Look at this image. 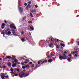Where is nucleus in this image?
<instances>
[{
    "instance_id": "e2e57ef3",
    "label": "nucleus",
    "mask_w": 79,
    "mask_h": 79,
    "mask_svg": "<svg viewBox=\"0 0 79 79\" xmlns=\"http://www.w3.org/2000/svg\"><path fill=\"white\" fill-rule=\"evenodd\" d=\"M4 22H5V23H7V22H6V20H5Z\"/></svg>"
},
{
    "instance_id": "c85d7f7f",
    "label": "nucleus",
    "mask_w": 79,
    "mask_h": 79,
    "mask_svg": "<svg viewBox=\"0 0 79 79\" xmlns=\"http://www.w3.org/2000/svg\"><path fill=\"white\" fill-rule=\"evenodd\" d=\"M26 61H28V62H29V61H30V60H29L28 59H25Z\"/></svg>"
},
{
    "instance_id": "2eb2a0df",
    "label": "nucleus",
    "mask_w": 79,
    "mask_h": 79,
    "mask_svg": "<svg viewBox=\"0 0 79 79\" xmlns=\"http://www.w3.org/2000/svg\"><path fill=\"white\" fill-rule=\"evenodd\" d=\"M52 57V56H48L46 57V58H47L48 59V58H50Z\"/></svg>"
},
{
    "instance_id": "4468645a",
    "label": "nucleus",
    "mask_w": 79,
    "mask_h": 79,
    "mask_svg": "<svg viewBox=\"0 0 79 79\" xmlns=\"http://www.w3.org/2000/svg\"><path fill=\"white\" fill-rule=\"evenodd\" d=\"M26 19V17H24L22 18V21H24Z\"/></svg>"
},
{
    "instance_id": "37998d69",
    "label": "nucleus",
    "mask_w": 79,
    "mask_h": 79,
    "mask_svg": "<svg viewBox=\"0 0 79 79\" xmlns=\"http://www.w3.org/2000/svg\"><path fill=\"white\" fill-rule=\"evenodd\" d=\"M24 34V32L23 31H22V32L21 33L22 35H23V34Z\"/></svg>"
},
{
    "instance_id": "052dcab7",
    "label": "nucleus",
    "mask_w": 79,
    "mask_h": 79,
    "mask_svg": "<svg viewBox=\"0 0 79 79\" xmlns=\"http://www.w3.org/2000/svg\"><path fill=\"white\" fill-rule=\"evenodd\" d=\"M23 71V72H25V71H26V70L25 69H24Z\"/></svg>"
},
{
    "instance_id": "6e6552de",
    "label": "nucleus",
    "mask_w": 79,
    "mask_h": 79,
    "mask_svg": "<svg viewBox=\"0 0 79 79\" xmlns=\"http://www.w3.org/2000/svg\"><path fill=\"white\" fill-rule=\"evenodd\" d=\"M31 5L30 4H28L26 8L27 9H28V8H31Z\"/></svg>"
},
{
    "instance_id": "79ce46f5",
    "label": "nucleus",
    "mask_w": 79,
    "mask_h": 79,
    "mask_svg": "<svg viewBox=\"0 0 79 79\" xmlns=\"http://www.w3.org/2000/svg\"><path fill=\"white\" fill-rule=\"evenodd\" d=\"M30 64H32V62H30L29 63Z\"/></svg>"
},
{
    "instance_id": "09e8293b",
    "label": "nucleus",
    "mask_w": 79,
    "mask_h": 79,
    "mask_svg": "<svg viewBox=\"0 0 79 79\" xmlns=\"http://www.w3.org/2000/svg\"><path fill=\"white\" fill-rule=\"evenodd\" d=\"M29 4H31V1H29L28 2Z\"/></svg>"
},
{
    "instance_id": "f8f14e48",
    "label": "nucleus",
    "mask_w": 79,
    "mask_h": 79,
    "mask_svg": "<svg viewBox=\"0 0 79 79\" xmlns=\"http://www.w3.org/2000/svg\"><path fill=\"white\" fill-rule=\"evenodd\" d=\"M21 40L22 41V42H25V41H26V40L24 39V38H22L21 39Z\"/></svg>"
},
{
    "instance_id": "1a4fd4ad",
    "label": "nucleus",
    "mask_w": 79,
    "mask_h": 79,
    "mask_svg": "<svg viewBox=\"0 0 79 79\" xmlns=\"http://www.w3.org/2000/svg\"><path fill=\"white\" fill-rule=\"evenodd\" d=\"M52 61H53V60L52 59H50L48 60V62L49 63H52Z\"/></svg>"
},
{
    "instance_id": "a19ab883",
    "label": "nucleus",
    "mask_w": 79,
    "mask_h": 79,
    "mask_svg": "<svg viewBox=\"0 0 79 79\" xmlns=\"http://www.w3.org/2000/svg\"><path fill=\"white\" fill-rule=\"evenodd\" d=\"M23 63H26V64H27V62H26V61H24V62H23Z\"/></svg>"
},
{
    "instance_id": "9b49d317",
    "label": "nucleus",
    "mask_w": 79,
    "mask_h": 79,
    "mask_svg": "<svg viewBox=\"0 0 79 79\" xmlns=\"http://www.w3.org/2000/svg\"><path fill=\"white\" fill-rule=\"evenodd\" d=\"M19 77H21V78H23V75H22V74H21V73L19 74Z\"/></svg>"
},
{
    "instance_id": "338daca9",
    "label": "nucleus",
    "mask_w": 79,
    "mask_h": 79,
    "mask_svg": "<svg viewBox=\"0 0 79 79\" xmlns=\"http://www.w3.org/2000/svg\"><path fill=\"white\" fill-rule=\"evenodd\" d=\"M2 64H1V63H0V66H2Z\"/></svg>"
},
{
    "instance_id": "bf43d9fd",
    "label": "nucleus",
    "mask_w": 79,
    "mask_h": 79,
    "mask_svg": "<svg viewBox=\"0 0 79 79\" xmlns=\"http://www.w3.org/2000/svg\"><path fill=\"white\" fill-rule=\"evenodd\" d=\"M7 58H6H6H4V60H6V59H7Z\"/></svg>"
},
{
    "instance_id": "5fc2aeb1",
    "label": "nucleus",
    "mask_w": 79,
    "mask_h": 79,
    "mask_svg": "<svg viewBox=\"0 0 79 79\" xmlns=\"http://www.w3.org/2000/svg\"><path fill=\"white\" fill-rule=\"evenodd\" d=\"M15 76H18V74H15Z\"/></svg>"
},
{
    "instance_id": "e433bc0d",
    "label": "nucleus",
    "mask_w": 79,
    "mask_h": 79,
    "mask_svg": "<svg viewBox=\"0 0 79 79\" xmlns=\"http://www.w3.org/2000/svg\"><path fill=\"white\" fill-rule=\"evenodd\" d=\"M15 71H17L19 72V69H15Z\"/></svg>"
},
{
    "instance_id": "bb28decb",
    "label": "nucleus",
    "mask_w": 79,
    "mask_h": 79,
    "mask_svg": "<svg viewBox=\"0 0 79 79\" xmlns=\"http://www.w3.org/2000/svg\"><path fill=\"white\" fill-rule=\"evenodd\" d=\"M49 46L50 47H52V44L51 43L50 44H49Z\"/></svg>"
},
{
    "instance_id": "49530a36",
    "label": "nucleus",
    "mask_w": 79,
    "mask_h": 79,
    "mask_svg": "<svg viewBox=\"0 0 79 79\" xmlns=\"http://www.w3.org/2000/svg\"><path fill=\"white\" fill-rule=\"evenodd\" d=\"M36 67H37V68H39L40 67V66H38L37 65H36Z\"/></svg>"
},
{
    "instance_id": "f704fd0d",
    "label": "nucleus",
    "mask_w": 79,
    "mask_h": 79,
    "mask_svg": "<svg viewBox=\"0 0 79 79\" xmlns=\"http://www.w3.org/2000/svg\"><path fill=\"white\" fill-rule=\"evenodd\" d=\"M1 34H3V35L4 37H5V33L3 32H2Z\"/></svg>"
},
{
    "instance_id": "c03bdc74",
    "label": "nucleus",
    "mask_w": 79,
    "mask_h": 79,
    "mask_svg": "<svg viewBox=\"0 0 79 79\" xmlns=\"http://www.w3.org/2000/svg\"><path fill=\"white\" fill-rule=\"evenodd\" d=\"M13 35H16V36L17 35V34H16V33H15L13 34Z\"/></svg>"
},
{
    "instance_id": "2f4dec72",
    "label": "nucleus",
    "mask_w": 79,
    "mask_h": 79,
    "mask_svg": "<svg viewBox=\"0 0 79 79\" xmlns=\"http://www.w3.org/2000/svg\"><path fill=\"white\" fill-rule=\"evenodd\" d=\"M22 68H23V69H25V68H26V67L24 66H23L22 67Z\"/></svg>"
},
{
    "instance_id": "ea45409f",
    "label": "nucleus",
    "mask_w": 79,
    "mask_h": 79,
    "mask_svg": "<svg viewBox=\"0 0 79 79\" xmlns=\"http://www.w3.org/2000/svg\"><path fill=\"white\" fill-rule=\"evenodd\" d=\"M14 61L16 63L17 61V59L14 60Z\"/></svg>"
},
{
    "instance_id": "393cba45",
    "label": "nucleus",
    "mask_w": 79,
    "mask_h": 79,
    "mask_svg": "<svg viewBox=\"0 0 79 79\" xmlns=\"http://www.w3.org/2000/svg\"><path fill=\"white\" fill-rule=\"evenodd\" d=\"M25 66V68H28V67H29V65H26Z\"/></svg>"
},
{
    "instance_id": "4be33fe9",
    "label": "nucleus",
    "mask_w": 79,
    "mask_h": 79,
    "mask_svg": "<svg viewBox=\"0 0 79 79\" xmlns=\"http://www.w3.org/2000/svg\"><path fill=\"white\" fill-rule=\"evenodd\" d=\"M71 60V58H69L67 59V60L69 62H70Z\"/></svg>"
},
{
    "instance_id": "f3484780",
    "label": "nucleus",
    "mask_w": 79,
    "mask_h": 79,
    "mask_svg": "<svg viewBox=\"0 0 79 79\" xmlns=\"http://www.w3.org/2000/svg\"><path fill=\"white\" fill-rule=\"evenodd\" d=\"M42 61L41 60H40L38 62V64H40V63H42Z\"/></svg>"
},
{
    "instance_id": "5701e85b",
    "label": "nucleus",
    "mask_w": 79,
    "mask_h": 79,
    "mask_svg": "<svg viewBox=\"0 0 79 79\" xmlns=\"http://www.w3.org/2000/svg\"><path fill=\"white\" fill-rule=\"evenodd\" d=\"M78 52V51H75V52H72V54H74V53H77Z\"/></svg>"
},
{
    "instance_id": "a18cd8bd",
    "label": "nucleus",
    "mask_w": 79,
    "mask_h": 79,
    "mask_svg": "<svg viewBox=\"0 0 79 79\" xmlns=\"http://www.w3.org/2000/svg\"><path fill=\"white\" fill-rule=\"evenodd\" d=\"M56 48H59V46L58 45H57L56 46Z\"/></svg>"
},
{
    "instance_id": "c756f323",
    "label": "nucleus",
    "mask_w": 79,
    "mask_h": 79,
    "mask_svg": "<svg viewBox=\"0 0 79 79\" xmlns=\"http://www.w3.org/2000/svg\"><path fill=\"white\" fill-rule=\"evenodd\" d=\"M11 59H12V60H14L15 59H16V58L15 57H11Z\"/></svg>"
},
{
    "instance_id": "8fccbe9b",
    "label": "nucleus",
    "mask_w": 79,
    "mask_h": 79,
    "mask_svg": "<svg viewBox=\"0 0 79 79\" xmlns=\"http://www.w3.org/2000/svg\"><path fill=\"white\" fill-rule=\"evenodd\" d=\"M64 53L65 54H67L68 53L67 52H66V51H65L64 52Z\"/></svg>"
},
{
    "instance_id": "a878e982",
    "label": "nucleus",
    "mask_w": 79,
    "mask_h": 79,
    "mask_svg": "<svg viewBox=\"0 0 79 79\" xmlns=\"http://www.w3.org/2000/svg\"><path fill=\"white\" fill-rule=\"evenodd\" d=\"M51 40L52 42H53V41H54L55 40V39H52V38H51Z\"/></svg>"
},
{
    "instance_id": "6ab92c4d",
    "label": "nucleus",
    "mask_w": 79,
    "mask_h": 79,
    "mask_svg": "<svg viewBox=\"0 0 79 79\" xmlns=\"http://www.w3.org/2000/svg\"><path fill=\"white\" fill-rule=\"evenodd\" d=\"M6 58L8 59H11V57L10 56H6Z\"/></svg>"
},
{
    "instance_id": "0e129e2a",
    "label": "nucleus",
    "mask_w": 79,
    "mask_h": 79,
    "mask_svg": "<svg viewBox=\"0 0 79 79\" xmlns=\"http://www.w3.org/2000/svg\"><path fill=\"white\" fill-rule=\"evenodd\" d=\"M54 44H55V45H57V44H56V43H55Z\"/></svg>"
},
{
    "instance_id": "4d7b16f0",
    "label": "nucleus",
    "mask_w": 79,
    "mask_h": 79,
    "mask_svg": "<svg viewBox=\"0 0 79 79\" xmlns=\"http://www.w3.org/2000/svg\"><path fill=\"white\" fill-rule=\"evenodd\" d=\"M21 64H22V65H24V63H22Z\"/></svg>"
},
{
    "instance_id": "ddd939ff",
    "label": "nucleus",
    "mask_w": 79,
    "mask_h": 79,
    "mask_svg": "<svg viewBox=\"0 0 79 79\" xmlns=\"http://www.w3.org/2000/svg\"><path fill=\"white\" fill-rule=\"evenodd\" d=\"M60 45L61 46H62V47H65V44H62V43H60Z\"/></svg>"
},
{
    "instance_id": "0eeeda50",
    "label": "nucleus",
    "mask_w": 79,
    "mask_h": 79,
    "mask_svg": "<svg viewBox=\"0 0 79 79\" xmlns=\"http://www.w3.org/2000/svg\"><path fill=\"white\" fill-rule=\"evenodd\" d=\"M31 13H35V12H36V10L35 9H34L31 10Z\"/></svg>"
},
{
    "instance_id": "473e14b6",
    "label": "nucleus",
    "mask_w": 79,
    "mask_h": 79,
    "mask_svg": "<svg viewBox=\"0 0 79 79\" xmlns=\"http://www.w3.org/2000/svg\"><path fill=\"white\" fill-rule=\"evenodd\" d=\"M12 32H13L12 33L13 34H15V31L14 30H12Z\"/></svg>"
},
{
    "instance_id": "9d476101",
    "label": "nucleus",
    "mask_w": 79,
    "mask_h": 79,
    "mask_svg": "<svg viewBox=\"0 0 79 79\" xmlns=\"http://www.w3.org/2000/svg\"><path fill=\"white\" fill-rule=\"evenodd\" d=\"M44 63H47V60H45L44 61H43L41 63V64H42Z\"/></svg>"
},
{
    "instance_id": "680f3d73",
    "label": "nucleus",
    "mask_w": 79,
    "mask_h": 79,
    "mask_svg": "<svg viewBox=\"0 0 79 79\" xmlns=\"http://www.w3.org/2000/svg\"><path fill=\"white\" fill-rule=\"evenodd\" d=\"M77 44H78V45H79V41H78V42H77Z\"/></svg>"
},
{
    "instance_id": "20e7f679",
    "label": "nucleus",
    "mask_w": 79,
    "mask_h": 79,
    "mask_svg": "<svg viewBox=\"0 0 79 79\" xmlns=\"http://www.w3.org/2000/svg\"><path fill=\"white\" fill-rule=\"evenodd\" d=\"M22 76H23V77H27V76H29V75L30 74L28 73L27 74H26L25 73H22Z\"/></svg>"
},
{
    "instance_id": "de8ad7c7",
    "label": "nucleus",
    "mask_w": 79,
    "mask_h": 79,
    "mask_svg": "<svg viewBox=\"0 0 79 79\" xmlns=\"http://www.w3.org/2000/svg\"><path fill=\"white\" fill-rule=\"evenodd\" d=\"M35 8H37V7H38V6H37V5H35Z\"/></svg>"
},
{
    "instance_id": "412c9836",
    "label": "nucleus",
    "mask_w": 79,
    "mask_h": 79,
    "mask_svg": "<svg viewBox=\"0 0 79 79\" xmlns=\"http://www.w3.org/2000/svg\"><path fill=\"white\" fill-rule=\"evenodd\" d=\"M28 23L29 24H32V21H29L28 22Z\"/></svg>"
},
{
    "instance_id": "a211bd4d",
    "label": "nucleus",
    "mask_w": 79,
    "mask_h": 79,
    "mask_svg": "<svg viewBox=\"0 0 79 79\" xmlns=\"http://www.w3.org/2000/svg\"><path fill=\"white\" fill-rule=\"evenodd\" d=\"M30 16H31V18H33V17H34V16L32 15V14L31 13H30Z\"/></svg>"
},
{
    "instance_id": "7ed1b4c3",
    "label": "nucleus",
    "mask_w": 79,
    "mask_h": 79,
    "mask_svg": "<svg viewBox=\"0 0 79 79\" xmlns=\"http://www.w3.org/2000/svg\"><path fill=\"white\" fill-rule=\"evenodd\" d=\"M8 29H7L5 31V32L6 33V35H10L11 34V32L10 31H9L8 32Z\"/></svg>"
},
{
    "instance_id": "423d86ee",
    "label": "nucleus",
    "mask_w": 79,
    "mask_h": 79,
    "mask_svg": "<svg viewBox=\"0 0 79 79\" xmlns=\"http://www.w3.org/2000/svg\"><path fill=\"white\" fill-rule=\"evenodd\" d=\"M16 64H17V63H15V64H14L12 65V67L13 68H15L16 66Z\"/></svg>"
},
{
    "instance_id": "dca6fc26",
    "label": "nucleus",
    "mask_w": 79,
    "mask_h": 79,
    "mask_svg": "<svg viewBox=\"0 0 79 79\" xmlns=\"http://www.w3.org/2000/svg\"><path fill=\"white\" fill-rule=\"evenodd\" d=\"M14 27V25L13 24H10V28H13V27Z\"/></svg>"
},
{
    "instance_id": "603ef678",
    "label": "nucleus",
    "mask_w": 79,
    "mask_h": 79,
    "mask_svg": "<svg viewBox=\"0 0 79 79\" xmlns=\"http://www.w3.org/2000/svg\"><path fill=\"white\" fill-rule=\"evenodd\" d=\"M75 56L76 57H77V55L75 54Z\"/></svg>"
},
{
    "instance_id": "cd10ccee",
    "label": "nucleus",
    "mask_w": 79,
    "mask_h": 79,
    "mask_svg": "<svg viewBox=\"0 0 79 79\" xmlns=\"http://www.w3.org/2000/svg\"><path fill=\"white\" fill-rule=\"evenodd\" d=\"M10 71L11 72H13V71H14V70L13 69L11 68L10 69Z\"/></svg>"
},
{
    "instance_id": "774afa93",
    "label": "nucleus",
    "mask_w": 79,
    "mask_h": 79,
    "mask_svg": "<svg viewBox=\"0 0 79 79\" xmlns=\"http://www.w3.org/2000/svg\"><path fill=\"white\" fill-rule=\"evenodd\" d=\"M15 63V61H13L12 63Z\"/></svg>"
},
{
    "instance_id": "6e6d98bb",
    "label": "nucleus",
    "mask_w": 79,
    "mask_h": 79,
    "mask_svg": "<svg viewBox=\"0 0 79 79\" xmlns=\"http://www.w3.org/2000/svg\"><path fill=\"white\" fill-rule=\"evenodd\" d=\"M11 63L9 64H8V66H11Z\"/></svg>"
},
{
    "instance_id": "aec40b11",
    "label": "nucleus",
    "mask_w": 79,
    "mask_h": 79,
    "mask_svg": "<svg viewBox=\"0 0 79 79\" xmlns=\"http://www.w3.org/2000/svg\"><path fill=\"white\" fill-rule=\"evenodd\" d=\"M30 29H31V30H32V31H33V30H34V27H30Z\"/></svg>"
},
{
    "instance_id": "f03ea898",
    "label": "nucleus",
    "mask_w": 79,
    "mask_h": 79,
    "mask_svg": "<svg viewBox=\"0 0 79 79\" xmlns=\"http://www.w3.org/2000/svg\"><path fill=\"white\" fill-rule=\"evenodd\" d=\"M19 12H20V14L22 15V13L23 12V9L21 8V7H19Z\"/></svg>"
},
{
    "instance_id": "72a5a7b5",
    "label": "nucleus",
    "mask_w": 79,
    "mask_h": 79,
    "mask_svg": "<svg viewBox=\"0 0 79 79\" xmlns=\"http://www.w3.org/2000/svg\"><path fill=\"white\" fill-rule=\"evenodd\" d=\"M50 54H51V56H54V54H52V53H51Z\"/></svg>"
},
{
    "instance_id": "39448f33",
    "label": "nucleus",
    "mask_w": 79,
    "mask_h": 79,
    "mask_svg": "<svg viewBox=\"0 0 79 79\" xmlns=\"http://www.w3.org/2000/svg\"><path fill=\"white\" fill-rule=\"evenodd\" d=\"M5 24L4 23H3L1 26V28L2 29H4L5 28Z\"/></svg>"
},
{
    "instance_id": "58836bf2",
    "label": "nucleus",
    "mask_w": 79,
    "mask_h": 79,
    "mask_svg": "<svg viewBox=\"0 0 79 79\" xmlns=\"http://www.w3.org/2000/svg\"><path fill=\"white\" fill-rule=\"evenodd\" d=\"M10 74H15V73L14 72H11L10 73Z\"/></svg>"
},
{
    "instance_id": "4c0bfd02",
    "label": "nucleus",
    "mask_w": 79,
    "mask_h": 79,
    "mask_svg": "<svg viewBox=\"0 0 79 79\" xmlns=\"http://www.w3.org/2000/svg\"><path fill=\"white\" fill-rule=\"evenodd\" d=\"M13 28H14L15 29H16V27L14 26Z\"/></svg>"
},
{
    "instance_id": "864d4df0",
    "label": "nucleus",
    "mask_w": 79,
    "mask_h": 79,
    "mask_svg": "<svg viewBox=\"0 0 79 79\" xmlns=\"http://www.w3.org/2000/svg\"><path fill=\"white\" fill-rule=\"evenodd\" d=\"M21 73L22 74L24 73V72H23V71H22V72H21Z\"/></svg>"
},
{
    "instance_id": "c9c22d12",
    "label": "nucleus",
    "mask_w": 79,
    "mask_h": 79,
    "mask_svg": "<svg viewBox=\"0 0 79 79\" xmlns=\"http://www.w3.org/2000/svg\"><path fill=\"white\" fill-rule=\"evenodd\" d=\"M2 68H6V66H5V65H3L2 66Z\"/></svg>"
},
{
    "instance_id": "69168bd1",
    "label": "nucleus",
    "mask_w": 79,
    "mask_h": 79,
    "mask_svg": "<svg viewBox=\"0 0 79 79\" xmlns=\"http://www.w3.org/2000/svg\"><path fill=\"white\" fill-rule=\"evenodd\" d=\"M24 57H25V58H27V57L26 56H24Z\"/></svg>"
},
{
    "instance_id": "13d9d810",
    "label": "nucleus",
    "mask_w": 79,
    "mask_h": 79,
    "mask_svg": "<svg viewBox=\"0 0 79 79\" xmlns=\"http://www.w3.org/2000/svg\"><path fill=\"white\" fill-rule=\"evenodd\" d=\"M69 56H71V54H69Z\"/></svg>"
},
{
    "instance_id": "b1692460",
    "label": "nucleus",
    "mask_w": 79,
    "mask_h": 79,
    "mask_svg": "<svg viewBox=\"0 0 79 79\" xmlns=\"http://www.w3.org/2000/svg\"><path fill=\"white\" fill-rule=\"evenodd\" d=\"M56 40H57V42H58V41H60V42H63V43H64V42H63V41H61L60 40H59L58 39H57Z\"/></svg>"
},
{
    "instance_id": "f257e3e1",
    "label": "nucleus",
    "mask_w": 79,
    "mask_h": 79,
    "mask_svg": "<svg viewBox=\"0 0 79 79\" xmlns=\"http://www.w3.org/2000/svg\"><path fill=\"white\" fill-rule=\"evenodd\" d=\"M59 58L60 60H66V59H67V56L64 54H63V56L61 55L59 56Z\"/></svg>"
},
{
    "instance_id": "3c124183",
    "label": "nucleus",
    "mask_w": 79,
    "mask_h": 79,
    "mask_svg": "<svg viewBox=\"0 0 79 79\" xmlns=\"http://www.w3.org/2000/svg\"><path fill=\"white\" fill-rule=\"evenodd\" d=\"M27 3H24V5H25V6H27Z\"/></svg>"
},
{
    "instance_id": "7c9ffc66",
    "label": "nucleus",
    "mask_w": 79,
    "mask_h": 79,
    "mask_svg": "<svg viewBox=\"0 0 79 79\" xmlns=\"http://www.w3.org/2000/svg\"><path fill=\"white\" fill-rule=\"evenodd\" d=\"M34 64H31V68H34Z\"/></svg>"
}]
</instances>
